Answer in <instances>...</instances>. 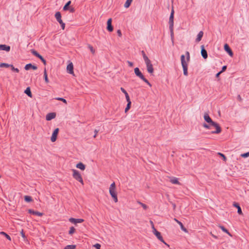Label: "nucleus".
Instances as JSON below:
<instances>
[{
	"instance_id": "nucleus-53",
	"label": "nucleus",
	"mask_w": 249,
	"mask_h": 249,
	"mask_svg": "<svg viewBox=\"0 0 249 249\" xmlns=\"http://www.w3.org/2000/svg\"><path fill=\"white\" fill-rule=\"evenodd\" d=\"M237 100H238V101H239L240 102H242V99L241 97V96L240 95H238L237 96Z\"/></svg>"
},
{
	"instance_id": "nucleus-44",
	"label": "nucleus",
	"mask_w": 249,
	"mask_h": 249,
	"mask_svg": "<svg viewBox=\"0 0 249 249\" xmlns=\"http://www.w3.org/2000/svg\"><path fill=\"white\" fill-rule=\"evenodd\" d=\"M42 62V63L44 64V65H46V60L43 57V56L42 55H40V58H38Z\"/></svg>"
},
{
	"instance_id": "nucleus-55",
	"label": "nucleus",
	"mask_w": 249,
	"mask_h": 249,
	"mask_svg": "<svg viewBox=\"0 0 249 249\" xmlns=\"http://www.w3.org/2000/svg\"><path fill=\"white\" fill-rule=\"evenodd\" d=\"M222 72H221V71H220L219 72H218V73H217L215 75V77L216 78H218L219 77V75L222 73Z\"/></svg>"
},
{
	"instance_id": "nucleus-51",
	"label": "nucleus",
	"mask_w": 249,
	"mask_h": 249,
	"mask_svg": "<svg viewBox=\"0 0 249 249\" xmlns=\"http://www.w3.org/2000/svg\"><path fill=\"white\" fill-rule=\"evenodd\" d=\"M127 63L128 65V66L130 67H132L133 66V63L132 62H130L129 61H127Z\"/></svg>"
},
{
	"instance_id": "nucleus-26",
	"label": "nucleus",
	"mask_w": 249,
	"mask_h": 249,
	"mask_svg": "<svg viewBox=\"0 0 249 249\" xmlns=\"http://www.w3.org/2000/svg\"><path fill=\"white\" fill-rule=\"evenodd\" d=\"M71 4V1L69 0L64 5V6L63 8V9L64 11H67L69 10V8H70V6Z\"/></svg>"
},
{
	"instance_id": "nucleus-47",
	"label": "nucleus",
	"mask_w": 249,
	"mask_h": 249,
	"mask_svg": "<svg viewBox=\"0 0 249 249\" xmlns=\"http://www.w3.org/2000/svg\"><path fill=\"white\" fill-rule=\"evenodd\" d=\"M144 62H145V64H146V66L151 64V61L149 60L148 57L147 58L144 59Z\"/></svg>"
},
{
	"instance_id": "nucleus-14",
	"label": "nucleus",
	"mask_w": 249,
	"mask_h": 249,
	"mask_svg": "<svg viewBox=\"0 0 249 249\" xmlns=\"http://www.w3.org/2000/svg\"><path fill=\"white\" fill-rule=\"evenodd\" d=\"M24 69L26 71H28L30 69L36 70H37V67L36 65H32L31 63H29L25 65Z\"/></svg>"
},
{
	"instance_id": "nucleus-38",
	"label": "nucleus",
	"mask_w": 249,
	"mask_h": 249,
	"mask_svg": "<svg viewBox=\"0 0 249 249\" xmlns=\"http://www.w3.org/2000/svg\"><path fill=\"white\" fill-rule=\"evenodd\" d=\"M10 65H11V64H7V63H1L0 64V68H3V67L9 68L10 67Z\"/></svg>"
},
{
	"instance_id": "nucleus-35",
	"label": "nucleus",
	"mask_w": 249,
	"mask_h": 249,
	"mask_svg": "<svg viewBox=\"0 0 249 249\" xmlns=\"http://www.w3.org/2000/svg\"><path fill=\"white\" fill-rule=\"evenodd\" d=\"M132 1V0H126V1H125V2L124 4V7L128 8L130 6V5H131Z\"/></svg>"
},
{
	"instance_id": "nucleus-31",
	"label": "nucleus",
	"mask_w": 249,
	"mask_h": 249,
	"mask_svg": "<svg viewBox=\"0 0 249 249\" xmlns=\"http://www.w3.org/2000/svg\"><path fill=\"white\" fill-rule=\"evenodd\" d=\"M24 198V200L27 202H31L33 201L32 197L29 196H25Z\"/></svg>"
},
{
	"instance_id": "nucleus-43",
	"label": "nucleus",
	"mask_w": 249,
	"mask_h": 249,
	"mask_svg": "<svg viewBox=\"0 0 249 249\" xmlns=\"http://www.w3.org/2000/svg\"><path fill=\"white\" fill-rule=\"evenodd\" d=\"M138 203L142 206L143 209L146 210L148 208V206L146 204L141 202H138Z\"/></svg>"
},
{
	"instance_id": "nucleus-2",
	"label": "nucleus",
	"mask_w": 249,
	"mask_h": 249,
	"mask_svg": "<svg viewBox=\"0 0 249 249\" xmlns=\"http://www.w3.org/2000/svg\"><path fill=\"white\" fill-rule=\"evenodd\" d=\"M186 61H185V55L182 54L180 56L181 63L183 68V74L185 76H187L188 73V63L190 60V55L189 52H186Z\"/></svg>"
},
{
	"instance_id": "nucleus-50",
	"label": "nucleus",
	"mask_w": 249,
	"mask_h": 249,
	"mask_svg": "<svg viewBox=\"0 0 249 249\" xmlns=\"http://www.w3.org/2000/svg\"><path fill=\"white\" fill-rule=\"evenodd\" d=\"M94 247L96 248V249H100L101 245L98 243H97L94 245Z\"/></svg>"
},
{
	"instance_id": "nucleus-46",
	"label": "nucleus",
	"mask_w": 249,
	"mask_h": 249,
	"mask_svg": "<svg viewBox=\"0 0 249 249\" xmlns=\"http://www.w3.org/2000/svg\"><path fill=\"white\" fill-rule=\"evenodd\" d=\"M20 234H21V236L23 238L24 240L27 239V237H26L23 230H21V231L20 232Z\"/></svg>"
},
{
	"instance_id": "nucleus-45",
	"label": "nucleus",
	"mask_w": 249,
	"mask_h": 249,
	"mask_svg": "<svg viewBox=\"0 0 249 249\" xmlns=\"http://www.w3.org/2000/svg\"><path fill=\"white\" fill-rule=\"evenodd\" d=\"M241 156L243 158H247L248 157H249V152H246V153H243V154H242L241 155Z\"/></svg>"
},
{
	"instance_id": "nucleus-8",
	"label": "nucleus",
	"mask_w": 249,
	"mask_h": 249,
	"mask_svg": "<svg viewBox=\"0 0 249 249\" xmlns=\"http://www.w3.org/2000/svg\"><path fill=\"white\" fill-rule=\"evenodd\" d=\"M152 228H153V233L155 235V236L157 237V238L161 242H162V243H164L166 245H167L168 247H169V245H168L167 244H166L163 239V237H162L161 235V233L160 232H159V231H157V230L154 228V225H153L152 226Z\"/></svg>"
},
{
	"instance_id": "nucleus-54",
	"label": "nucleus",
	"mask_w": 249,
	"mask_h": 249,
	"mask_svg": "<svg viewBox=\"0 0 249 249\" xmlns=\"http://www.w3.org/2000/svg\"><path fill=\"white\" fill-rule=\"evenodd\" d=\"M117 33L120 37H121L122 36V33H121V31L120 30H118L117 31Z\"/></svg>"
},
{
	"instance_id": "nucleus-48",
	"label": "nucleus",
	"mask_w": 249,
	"mask_h": 249,
	"mask_svg": "<svg viewBox=\"0 0 249 249\" xmlns=\"http://www.w3.org/2000/svg\"><path fill=\"white\" fill-rule=\"evenodd\" d=\"M142 55L143 58L144 60L148 58V57L147 56V55H146V54L143 51H142Z\"/></svg>"
},
{
	"instance_id": "nucleus-49",
	"label": "nucleus",
	"mask_w": 249,
	"mask_h": 249,
	"mask_svg": "<svg viewBox=\"0 0 249 249\" xmlns=\"http://www.w3.org/2000/svg\"><path fill=\"white\" fill-rule=\"evenodd\" d=\"M227 68V66H223L222 68V70L220 71L221 72H223L224 71H225L226 70Z\"/></svg>"
},
{
	"instance_id": "nucleus-3",
	"label": "nucleus",
	"mask_w": 249,
	"mask_h": 249,
	"mask_svg": "<svg viewBox=\"0 0 249 249\" xmlns=\"http://www.w3.org/2000/svg\"><path fill=\"white\" fill-rule=\"evenodd\" d=\"M174 11L173 7H172V9L169 19V30L170 32L171 37L172 38L174 37Z\"/></svg>"
},
{
	"instance_id": "nucleus-15",
	"label": "nucleus",
	"mask_w": 249,
	"mask_h": 249,
	"mask_svg": "<svg viewBox=\"0 0 249 249\" xmlns=\"http://www.w3.org/2000/svg\"><path fill=\"white\" fill-rule=\"evenodd\" d=\"M67 72L70 74L73 73V65L72 62H70L67 67Z\"/></svg>"
},
{
	"instance_id": "nucleus-21",
	"label": "nucleus",
	"mask_w": 249,
	"mask_h": 249,
	"mask_svg": "<svg viewBox=\"0 0 249 249\" xmlns=\"http://www.w3.org/2000/svg\"><path fill=\"white\" fill-rule=\"evenodd\" d=\"M203 34H204L203 32L202 31H200L198 33V35L197 36V37L196 39V42L197 43V42H199V41H201V39H202V37L203 36Z\"/></svg>"
},
{
	"instance_id": "nucleus-1",
	"label": "nucleus",
	"mask_w": 249,
	"mask_h": 249,
	"mask_svg": "<svg viewBox=\"0 0 249 249\" xmlns=\"http://www.w3.org/2000/svg\"><path fill=\"white\" fill-rule=\"evenodd\" d=\"M204 119L207 123H211L213 127L215 128V130L211 131V134H219L221 132L222 129L220 125L218 123L213 121L208 113L205 112L204 113Z\"/></svg>"
},
{
	"instance_id": "nucleus-18",
	"label": "nucleus",
	"mask_w": 249,
	"mask_h": 249,
	"mask_svg": "<svg viewBox=\"0 0 249 249\" xmlns=\"http://www.w3.org/2000/svg\"><path fill=\"white\" fill-rule=\"evenodd\" d=\"M56 116V113L55 112H52L47 114L46 117V119L47 121H50L54 119Z\"/></svg>"
},
{
	"instance_id": "nucleus-9",
	"label": "nucleus",
	"mask_w": 249,
	"mask_h": 249,
	"mask_svg": "<svg viewBox=\"0 0 249 249\" xmlns=\"http://www.w3.org/2000/svg\"><path fill=\"white\" fill-rule=\"evenodd\" d=\"M59 128H56L53 131L52 137L51 138V140L52 142H54L56 141L57 135L59 133Z\"/></svg>"
},
{
	"instance_id": "nucleus-12",
	"label": "nucleus",
	"mask_w": 249,
	"mask_h": 249,
	"mask_svg": "<svg viewBox=\"0 0 249 249\" xmlns=\"http://www.w3.org/2000/svg\"><path fill=\"white\" fill-rule=\"evenodd\" d=\"M107 29L109 32H112L113 30V27L112 25V19L111 18H109L107 21Z\"/></svg>"
},
{
	"instance_id": "nucleus-25",
	"label": "nucleus",
	"mask_w": 249,
	"mask_h": 249,
	"mask_svg": "<svg viewBox=\"0 0 249 249\" xmlns=\"http://www.w3.org/2000/svg\"><path fill=\"white\" fill-rule=\"evenodd\" d=\"M219 227L221 229V230L227 233L229 235H230V236H232V235L231 234V233L228 231V230L226 229L223 226H222V225H219Z\"/></svg>"
},
{
	"instance_id": "nucleus-28",
	"label": "nucleus",
	"mask_w": 249,
	"mask_h": 249,
	"mask_svg": "<svg viewBox=\"0 0 249 249\" xmlns=\"http://www.w3.org/2000/svg\"><path fill=\"white\" fill-rule=\"evenodd\" d=\"M127 102V104L126 105V107L125 108V112H127L129 109L131 107V102L130 101V100H126Z\"/></svg>"
},
{
	"instance_id": "nucleus-24",
	"label": "nucleus",
	"mask_w": 249,
	"mask_h": 249,
	"mask_svg": "<svg viewBox=\"0 0 249 249\" xmlns=\"http://www.w3.org/2000/svg\"><path fill=\"white\" fill-rule=\"evenodd\" d=\"M175 221H176L179 225L182 231H184L185 232H187V229L184 227L183 224L180 221H178L176 218H175Z\"/></svg>"
},
{
	"instance_id": "nucleus-5",
	"label": "nucleus",
	"mask_w": 249,
	"mask_h": 249,
	"mask_svg": "<svg viewBox=\"0 0 249 249\" xmlns=\"http://www.w3.org/2000/svg\"><path fill=\"white\" fill-rule=\"evenodd\" d=\"M134 73L135 75L140 78L141 80L146 83L148 86L151 87L152 85L145 78L143 74L142 73L139 68H136L134 69Z\"/></svg>"
},
{
	"instance_id": "nucleus-32",
	"label": "nucleus",
	"mask_w": 249,
	"mask_h": 249,
	"mask_svg": "<svg viewBox=\"0 0 249 249\" xmlns=\"http://www.w3.org/2000/svg\"><path fill=\"white\" fill-rule=\"evenodd\" d=\"M31 52L34 55L36 56L37 58H40L41 55L36 51L32 49Z\"/></svg>"
},
{
	"instance_id": "nucleus-23",
	"label": "nucleus",
	"mask_w": 249,
	"mask_h": 249,
	"mask_svg": "<svg viewBox=\"0 0 249 249\" xmlns=\"http://www.w3.org/2000/svg\"><path fill=\"white\" fill-rule=\"evenodd\" d=\"M76 167L77 168H79L80 169V170H84L86 168V166L85 164H84L82 162H79L76 165Z\"/></svg>"
},
{
	"instance_id": "nucleus-34",
	"label": "nucleus",
	"mask_w": 249,
	"mask_h": 249,
	"mask_svg": "<svg viewBox=\"0 0 249 249\" xmlns=\"http://www.w3.org/2000/svg\"><path fill=\"white\" fill-rule=\"evenodd\" d=\"M202 125L204 128L207 129H211L212 127H213V126L211 124V123H208V124L204 123Z\"/></svg>"
},
{
	"instance_id": "nucleus-30",
	"label": "nucleus",
	"mask_w": 249,
	"mask_h": 249,
	"mask_svg": "<svg viewBox=\"0 0 249 249\" xmlns=\"http://www.w3.org/2000/svg\"><path fill=\"white\" fill-rule=\"evenodd\" d=\"M44 79L45 82L46 83H48L49 82L46 68L44 69Z\"/></svg>"
},
{
	"instance_id": "nucleus-39",
	"label": "nucleus",
	"mask_w": 249,
	"mask_h": 249,
	"mask_svg": "<svg viewBox=\"0 0 249 249\" xmlns=\"http://www.w3.org/2000/svg\"><path fill=\"white\" fill-rule=\"evenodd\" d=\"M75 231H76V230L73 227H71L70 228V230L69 231V234L70 235H72V234H73L75 232Z\"/></svg>"
},
{
	"instance_id": "nucleus-57",
	"label": "nucleus",
	"mask_w": 249,
	"mask_h": 249,
	"mask_svg": "<svg viewBox=\"0 0 249 249\" xmlns=\"http://www.w3.org/2000/svg\"><path fill=\"white\" fill-rule=\"evenodd\" d=\"M171 204L173 206V209L175 210L176 208V205L175 203H173V202H171Z\"/></svg>"
},
{
	"instance_id": "nucleus-4",
	"label": "nucleus",
	"mask_w": 249,
	"mask_h": 249,
	"mask_svg": "<svg viewBox=\"0 0 249 249\" xmlns=\"http://www.w3.org/2000/svg\"><path fill=\"white\" fill-rule=\"evenodd\" d=\"M109 192L113 199V200L115 202H118V198H117V193L116 192V185L114 182H113L111 184L110 187H109Z\"/></svg>"
},
{
	"instance_id": "nucleus-41",
	"label": "nucleus",
	"mask_w": 249,
	"mask_h": 249,
	"mask_svg": "<svg viewBox=\"0 0 249 249\" xmlns=\"http://www.w3.org/2000/svg\"><path fill=\"white\" fill-rule=\"evenodd\" d=\"M10 68H11V70L13 71L18 72L19 71L18 68H15L12 64H11Z\"/></svg>"
},
{
	"instance_id": "nucleus-29",
	"label": "nucleus",
	"mask_w": 249,
	"mask_h": 249,
	"mask_svg": "<svg viewBox=\"0 0 249 249\" xmlns=\"http://www.w3.org/2000/svg\"><path fill=\"white\" fill-rule=\"evenodd\" d=\"M121 90L124 93V95H125L126 100H130L127 91L123 88H121Z\"/></svg>"
},
{
	"instance_id": "nucleus-59",
	"label": "nucleus",
	"mask_w": 249,
	"mask_h": 249,
	"mask_svg": "<svg viewBox=\"0 0 249 249\" xmlns=\"http://www.w3.org/2000/svg\"><path fill=\"white\" fill-rule=\"evenodd\" d=\"M1 178V176L0 175V178Z\"/></svg>"
},
{
	"instance_id": "nucleus-52",
	"label": "nucleus",
	"mask_w": 249,
	"mask_h": 249,
	"mask_svg": "<svg viewBox=\"0 0 249 249\" xmlns=\"http://www.w3.org/2000/svg\"><path fill=\"white\" fill-rule=\"evenodd\" d=\"M69 10L71 13H74L75 12V9L73 7H70Z\"/></svg>"
},
{
	"instance_id": "nucleus-42",
	"label": "nucleus",
	"mask_w": 249,
	"mask_h": 249,
	"mask_svg": "<svg viewBox=\"0 0 249 249\" xmlns=\"http://www.w3.org/2000/svg\"><path fill=\"white\" fill-rule=\"evenodd\" d=\"M88 48L89 49L90 51H91L92 54H94L95 53V50L91 45L88 44Z\"/></svg>"
},
{
	"instance_id": "nucleus-40",
	"label": "nucleus",
	"mask_w": 249,
	"mask_h": 249,
	"mask_svg": "<svg viewBox=\"0 0 249 249\" xmlns=\"http://www.w3.org/2000/svg\"><path fill=\"white\" fill-rule=\"evenodd\" d=\"M54 99L56 100H58V101H61L62 102H63L64 103L67 104V102L66 101V99H65L64 98H61V97H56L55 98H54Z\"/></svg>"
},
{
	"instance_id": "nucleus-10",
	"label": "nucleus",
	"mask_w": 249,
	"mask_h": 249,
	"mask_svg": "<svg viewBox=\"0 0 249 249\" xmlns=\"http://www.w3.org/2000/svg\"><path fill=\"white\" fill-rule=\"evenodd\" d=\"M69 221L72 224L76 225L77 223H81L84 221V220L82 218H74L71 217L69 218Z\"/></svg>"
},
{
	"instance_id": "nucleus-20",
	"label": "nucleus",
	"mask_w": 249,
	"mask_h": 249,
	"mask_svg": "<svg viewBox=\"0 0 249 249\" xmlns=\"http://www.w3.org/2000/svg\"><path fill=\"white\" fill-rule=\"evenodd\" d=\"M170 181L172 184L180 185V183L178 181V178L174 177H170Z\"/></svg>"
},
{
	"instance_id": "nucleus-6",
	"label": "nucleus",
	"mask_w": 249,
	"mask_h": 249,
	"mask_svg": "<svg viewBox=\"0 0 249 249\" xmlns=\"http://www.w3.org/2000/svg\"><path fill=\"white\" fill-rule=\"evenodd\" d=\"M72 172L73 178L80 182L82 185H84L83 180L79 172L75 169H72Z\"/></svg>"
},
{
	"instance_id": "nucleus-27",
	"label": "nucleus",
	"mask_w": 249,
	"mask_h": 249,
	"mask_svg": "<svg viewBox=\"0 0 249 249\" xmlns=\"http://www.w3.org/2000/svg\"><path fill=\"white\" fill-rule=\"evenodd\" d=\"M24 93L26 94L29 97H32V93L31 91V89L30 87H27L26 89L24 91Z\"/></svg>"
},
{
	"instance_id": "nucleus-56",
	"label": "nucleus",
	"mask_w": 249,
	"mask_h": 249,
	"mask_svg": "<svg viewBox=\"0 0 249 249\" xmlns=\"http://www.w3.org/2000/svg\"><path fill=\"white\" fill-rule=\"evenodd\" d=\"M98 130H96V129H95V130H94L95 134H94V135L93 136V137H94V138H95V137H96V135H97V134L98 133Z\"/></svg>"
},
{
	"instance_id": "nucleus-11",
	"label": "nucleus",
	"mask_w": 249,
	"mask_h": 249,
	"mask_svg": "<svg viewBox=\"0 0 249 249\" xmlns=\"http://www.w3.org/2000/svg\"><path fill=\"white\" fill-rule=\"evenodd\" d=\"M225 51L229 54L230 56H233V53L228 44H225L224 46Z\"/></svg>"
},
{
	"instance_id": "nucleus-16",
	"label": "nucleus",
	"mask_w": 249,
	"mask_h": 249,
	"mask_svg": "<svg viewBox=\"0 0 249 249\" xmlns=\"http://www.w3.org/2000/svg\"><path fill=\"white\" fill-rule=\"evenodd\" d=\"M28 212L29 213L33 214V215H36L39 216H42L43 215V213H40L38 211H34L32 209H29L28 210Z\"/></svg>"
},
{
	"instance_id": "nucleus-58",
	"label": "nucleus",
	"mask_w": 249,
	"mask_h": 249,
	"mask_svg": "<svg viewBox=\"0 0 249 249\" xmlns=\"http://www.w3.org/2000/svg\"><path fill=\"white\" fill-rule=\"evenodd\" d=\"M212 236H213V237H214L215 238H217L216 236H215V235H213V234H212Z\"/></svg>"
},
{
	"instance_id": "nucleus-7",
	"label": "nucleus",
	"mask_w": 249,
	"mask_h": 249,
	"mask_svg": "<svg viewBox=\"0 0 249 249\" xmlns=\"http://www.w3.org/2000/svg\"><path fill=\"white\" fill-rule=\"evenodd\" d=\"M54 17L57 21V22L60 24L61 27L63 30L65 29V24L63 22L61 19V14L60 12H57L55 13Z\"/></svg>"
},
{
	"instance_id": "nucleus-13",
	"label": "nucleus",
	"mask_w": 249,
	"mask_h": 249,
	"mask_svg": "<svg viewBox=\"0 0 249 249\" xmlns=\"http://www.w3.org/2000/svg\"><path fill=\"white\" fill-rule=\"evenodd\" d=\"M201 54L204 59L207 58V57H208L207 52L205 50L204 45L201 46Z\"/></svg>"
},
{
	"instance_id": "nucleus-22",
	"label": "nucleus",
	"mask_w": 249,
	"mask_h": 249,
	"mask_svg": "<svg viewBox=\"0 0 249 249\" xmlns=\"http://www.w3.org/2000/svg\"><path fill=\"white\" fill-rule=\"evenodd\" d=\"M146 68L148 73L152 74L154 72V69L152 64L147 65Z\"/></svg>"
},
{
	"instance_id": "nucleus-33",
	"label": "nucleus",
	"mask_w": 249,
	"mask_h": 249,
	"mask_svg": "<svg viewBox=\"0 0 249 249\" xmlns=\"http://www.w3.org/2000/svg\"><path fill=\"white\" fill-rule=\"evenodd\" d=\"M0 234L4 235L8 240H9V241L11 240V237L8 234H7L6 232H5L4 231H0Z\"/></svg>"
},
{
	"instance_id": "nucleus-36",
	"label": "nucleus",
	"mask_w": 249,
	"mask_h": 249,
	"mask_svg": "<svg viewBox=\"0 0 249 249\" xmlns=\"http://www.w3.org/2000/svg\"><path fill=\"white\" fill-rule=\"evenodd\" d=\"M76 245H70L66 246L64 249H75Z\"/></svg>"
},
{
	"instance_id": "nucleus-17",
	"label": "nucleus",
	"mask_w": 249,
	"mask_h": 249,
	"mask_svg": "<svg viewBox=\"0 0 249 249\" xmlns=\"http://www.w3.org/2000/svg\"><path fill=\"white\" fill-rule=\"evenodd\" d=\"M10 46L5 44H0V51H5L7 52L10 51Z\"/></svg>"
},
{
	"instance_id": "nucleus-37",
	"label": "nucleus",
	"mask_w": 249,
	"mask_h": 249,
	"mask_svg": "<svg viewBox=\"0 0 249 249\" xmlns=\"http://www.w3.org/2000/svg\"><path fill=\"white\" fill-rule=\"evenodd\" d=\"M217 155H219L220 157H221L222 158V160H223V161H227V157L225 156V155L221 153H220V152H218L217 153Z\"/></svg>"
},
{
	"instance_id": "nucleus-19",
	"label": "nucleus",
	"mask_w": 249,
	"mask_h": 249,
	"mask_svg": "<svg viewBox=\"0 0 249 249\" xmlns=\"http://www.w3.org/2000/svg\"><path fill=\"white\" fill-rule=\"evenodd\" d=\"M233 206L234 207L237 208V213L239 214H240V215L243 214L241 208V207L240 206L239 204L238 203L234 202L233 203Z\"/></svg>"
}]
</instances>
